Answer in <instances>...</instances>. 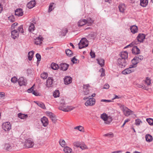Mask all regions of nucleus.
<instances>
[{
    "label": "nucleus",
    "instance_id": "f257e3e1",
    "mask_svg": "<svg viewBox=\"0 0 153 153\" xmlns=\"http://www.w3.org/2000/svg\"><path fill=\"white\" fill-rule=\"evenodd\" d=\"M120 55V57L117 59V64L121 68L125 67L127 65L128 53L125 51L122 52Z\"/></svg>",
    "mask_w": 153,
    "mask_h": 153
},
{
    "label": "nucleus",
    "instance_id": "f03ea898",
    "mask_svg": "<svg viewBox=\"0 0 153 153\" xmlns=\"http://www.w3.org/2000/svg\"><path fill=\"white\" fill-rule=\"evenodd\" d=\"M19 32H21L22 33H24V31L22 25H21L19 27L17 30H14L12 31L11 36L13 39H15L19 37Z\"/></svg>",
    "mask_w": 153,
    "mask_h": 153
},
{
    "label": "nucleus",
    "instance_id": "7ed1b4c3",
    "mask_svg": "<svg viewBox=\"0 0 153 153\" xmlns=\"http://www.w3.org/2000/svg\"><path fill=\"white\" fill-rule=\"evenodd\" d=\"M60 103L61 106L59 108V110L65 112H68L73 109L72 108H71L69 106L67 107H66L65 102L63 99H62L60 101Z\"/></svg>",
    "mask_w": 153,
    "mask_h": 153
},
{
    "label": "nucleus",
    "instance_id": "20e7f679",
    "mask_svg": "<svg viewBox=\"0 0 153 153\" xmlns=\"http://www.w3.org/2000/svg\"><path fill=\"white\" fill-rule=\"evenodd\" d=\"M88 99L85 102V104L87 106H93L95 103L96 100L94 98L88 97H84L83 98L84 100H86Z\"/></svg>",
    "mask_w": 153,
    "mask_h": 153
},
{
    "label": "nucleus",
    "instance_id": "39448f33",
    "mask_svg": "<svg viewBox=\"0 0 153 153\" xmlns=\"http://www.w3.org/2000/svg\"><path fill=\"white\" fill-rule=\"evenodd\" d=\"M34 145L33 140L30 138L27 139L25 143V146L27 148H32Z\"/></svg>",
    "mask_w": 153,
    "mask_h": 153
},
{
    "label": "nucleus",
    "instance_id": "423d86ee",
    "mask_svg": "<svg viewBox=\"0 0 153 153\" xmlns=\"http://www.w3.org/2000/svg\"><path fill=\"white\" fill-rule=\"evenodd\" d=\"M87 39L85 38H83L81 39L78 44L79 49H81L88 46V44H86L87 42Z\"/></svg>",
    "mask_w": 153,
    "mask_h": 153
},
{
    "label": "nucleus",
    "instance_id": "0eeeda50",
    "mask_svg": "<svg viewBox=\"0 0 153 153\" xmlns=\"http://www.w3.org/2000/svg\"><path fill=\"white\" fill-rule=\"evenodd\" d=\"M122 107H123V111L126 116H128L131 114V113L132 112L131 110L124 105H122Z\"/></svg>",
    "mask_w": 153,
    "mask_h": 153
},
{
    "label": "nucleus",
    "instance_id": "6e6552de",
    "mask_svg": "<svg viewBox=\"0 0 153 153\" xmlns=\"http://www.w3.org/2000/svg\"><path fill=\"white\" fill-rule=\"evenodd\" d=\"M2 128L5 131H9L11 128V125L9 122L4 123L2 125Z\"/></svg>",
    "mask_w": 153,
    "mask_h": 153
},
{
    "label": "nucleus",
    "instance_id": "1a4fd4ad",
    "mask_svg": "<svg viewBox=\"0 0 153 153\" xmlns=\"http://www.w3.org/2000/svg\"><path fill=\"white\" fill-rule=\"evenodd\" d=\"M43 39L42 37L40 35H39L38 37L34 39V42L35 44L37 45H40L42 43V41Z\"/></svg>",
    "mask_w": 153,
    "mask_h": 153
},
{
    "label": "nucleus",
    "instance_id": "9d476101",
    "mask_svg": "<svg viewBox=\"0 0 153 153\" xmlns=\"http://www.w3.org/2000/svg\"><path fill=\"white\" fill-rule=\"evenodd\" d=\"M145 38V35L143 33L139 34L137 37V39L138 42H142Z\"/></svg>",
    "mask_w": 153,
    "mask_h": 153
},
{
    "label": "nucleus",
    "instance_id": "9b49d317",
    "mask_svg": "<svg viewBox=\"0 0 153 153\" xmlns=\"http://www.w3.org/2000/svg\"><path fill=\"white\" fill-rule=\"evenodd\" d=\"M26 80L23 77H21L18 79V83L20 86L25 85L26 84Z\"/></svg>",
    "mask_w": 153,
    "mask_h": 153
},
{
    "label": "nucleus",
    "instance_id": "f8f14e48",
    "mask_svg": "<svg viewBox=\"0 0 153 153\" xmlns=\"http://www.w3.org/2000/svg\"><path fill=\"white\" fill-rule=\"evenodd\" d=\"M41 121L42 123L43 126L44 127H46L48 124V121L47 118L44 117L41 119Z\"/></svg>",
    "mask_w": 153,
    "mask_h": 153
},
{
    "label": "nucleus",
    "instance_id": "ddd939ff",
    "mask_svg": "<svg viewBox=\"0 0 153 153\" xmlns=\"http://www.w3.org/2000/svg\"><path fill=\"white\" fill-rule=\"evenodd\" d=\"M69 65L65 63L61 64L59 65V68L63 71H65L68 69Z\"/></svg>",
    "mask_w": 153,
    "mask_h": 153
},
{
    "label": "nucleus",
    "instance_id": "4468645a",
    "mask_svg": "<svg viewBox=\"0 0 153 153\" xmlns=\"http://www.w3.org/2000/svg\"><path fill=\"white\" fill-rule=\"evenodd\" d=\"M72 79L70 76H66L64 79V83L65 85H68L72 82Z\"/></svg>",
    "mask_w": 153,
    "mask_h": 153
},
{
    "label": "nucleus",
    "instance_id": "2eb2a0df",
    "mask_svg": "<svg viewBox=\"0 0 153 153\" xmlns=\"http://www.w3.org/2000/svg\"><path fill=\"white\" fill-rule=\"evenodd\" d=\"M23 14L22 10L21 8L17 9L15 11V15L18 16H22Z\"/></svg>",
    "mask_w": 153,
    "mask_h": 153
},
{
    "label": "nucleus",
    "instance_id": "dca6fc26",
    "mask_svg": "<svg viewBox=\"0 0 153 153\" xmlns=\"http://www.w3.org/2000/svg\"><path fill=\"white\" fill-rule=\"evenodd\" d=\"M134 71V70L133 69H130L128 68L123 71L122 72V73L124 75L128 74L133 72Z\"/></svg>",
    "mask_w": 153,
    "mask_h": 153
},
{
    "label": "nucleus",
    "instance_id": "f3484780",
    "mask_svg": "<svg viewBox=\"0 0 153 153\" xmlns=\"http://www.w3.org/2000/svg\"><path fill=\"white\" fill-rule=\"evenodd\" d=\"M53 79L51 77H49L47 80L46 86L48 87H50L51 86L52 84Z\"/></svg>",
    "mask_w": 153,
    "mask_h": 153
},
{
    "label": "nucleus",
    "instance_id": "a211bd4d",
    "mask_svg": "<svg viewBox=\"0 0 153 153\" xmlns=\"http://www.w3.org/2000/svg\"><path fill=\"white\" fill-rule=\"evenodd\" d=\"M35 5V0L31 1L27 3V7L31 9L34 7Z\"/></svg>",
    "mask_w": 153,
    "mask_h": 153
},
{
    "label": "nucleus",
    "instance_id": "6ab92c4d",
    "mask_svg": "<svg viewBox=\"0 0 153 153\" xmlns=\"http://www.w3.org/2000/svg\"><path fill=\"white\" fill-rule=\"evenodd\" d=\"M132 52L134 54H138L140 53V50L136 46H134L132 49Z\"/></svg>",
    "mask_w": 153,
    "mask_h": 153
},
{
    "label": "nucleus",
    "instance_id": "aec40b11",
    "mask_svg": "<svg viewBox=\"0 0 153 153\" xmlns=\"http://www.w3.org/2000/svg\"><path fill=\"white\" fill-rule=\"evenodd\" d=\"M97 60L98 63L101 66L103 67L104 65L105 61L102 58L97 59Z\"/></svg>",
    "mask_w": 153,
    "mask_h": 153
},
{
    "label": "nucleus",
    "instance_id": "412c9836",
    "mask_svg": "<svg viewBox=\"0 0 153 153\" xmlns=\"http://www.w3.org/2000/svg\"><path fill=\"white\" fill-rule=\"evenodd\" d=\"M86 20L84 19H81L78 22L79 26H82L84 25L86 23Z\"/></svg>",
    "mask_w": 153,
    "mask_h": 153
},
{
    "label": "nucleus",
    "instance_id": "4be33fe9",
    "mask_svg": "<svg viewBox=\"0 0 153 153\" xmlns=\"http://www.w3.org/2000/svg\"><path fill=\"white\" fill-rule=\"evenodd\" d=\"M131 32L133 33H135L137 32V27L135 25L132 26L130 28Z\"/></svg>",
    "mask_w": 153,
    "mask_h": 153
},
{
    "label": "nucleus",
    "instance_id": "5701e85b",
    "mask_svg": "<svg viewBox=\"0 0 153 153\" xmlns=\"http://www.w3.org/2000/svg\"><path fill=\"white\" fill-rule=\"evenodd\" d=\"M118 7L119 8L120 11L122 13L124 12L126 9L125 4H120L119 5Z\"/></svg>",
    "mask_w": 153,
    "mask_h": 153
},
{
    "label": "nucleus",
    "instance_id": "b1692460",
    "mask_svg": "<svg viewBox=\"0 0 153 153\" xmlns=\"http://www.w3.org/2000/svg\"><path fill=\"white\" fill-rule=\"evenodd\" d=\"M145 138L147 142H150L153 140L152 136L149 134H147L146 135Z\"/></svg>",
    "mask_w": 153,
    "mask_h": 153
},
{
    "label": "nucleus",
    "instance_id": "393cba45",
    "mask_svg": "<svg viewBox=\"0 0 153 153\" xmlns=\"http://www.w3.org/2000/svg\"><path fill=\"white\" fill-rule=\"evenodd\" d=\"M148 4V0H141L140 5L143 7H146Z\"/></svg>",
    "mask_w": 153,
    "mask_h": 153
},
{
    "label": "nucleus",
    "instance_id": "a878e982",
    "mask_svg": "<svg viewBox=\"0 0 153 153\" xmlns=\"http://www.w3.org/2000/svg\"><path fill=\"white\" fill-rule=\"evenodd\" d=\"M63 151L65 153H71L72 149L68 146H66L64 148Z\"/></svg>",
    "mask_w": 153,
    "mask_h": 153
},
{
    "label": "nucleus",
    "instance_id": "bb28decb",
    "mask_svg": "<svg viewBox=\"0 0 153 153\" xmlns=\"http://www.w3.org/2000/svg\"><path fill=\"white\" fill-rule=\"evenodd\" d=\"M18 117L21 119H26L27 117L28 116L27 114H25L21 113H19L18 114Z\"/></svg>",
    "mask_w": 153,
    "mask_h": 153
},
{
    "label": "nucleus",
    "instance_id": "cd10ccee",
    "mask_svg": "<svg viewBox=\"0 0 153 153\" xmlns=\"http://www.w3.org/2000/svg\"><path fill=\"white\" fill-rule=\"evenodd\" d=\"M35 30V27L34 24L33 23H31L28 29V31L30 32H32Z\"/></svg>",
    "mask_w": 153,
    "mask_h": 153
},
{
    "label": "nucleus",
    "instance_id": "c85d7f7f",
    "mask_svg": "<svg viewBox=\"0 0 153 153\" xmlns=\"http://www.w3.org/2000/svg\"><path fill=\"white\" fill-rule=\"evenodd\" d=\"M34 102L42 108L43 109L46 108L45 105L42 102L37 101H34Z\"/></svg>",
    "mask_w": 153,
    "mask_h": 153
},
{
    "label": "nucleus",
    "instance_id": "c756f323",
    "mask_svg": "<svg viewBox=\"0 0 153 153\" xmlns=\"http://www.w3.org/2000/svg\"><path fill=\"white\" fill-rule=\"evenodd\" d=\"M108 117V116L107 114L105 113H103L101 114L100 118L105 121V122L107 119Z\"/></svg>",
    "mask_w": 153,
    "mask_h": 153
},
{
    "label": "nucleus",
    "instance_id": "7c9ffc66",
    "mask_svg": "<svg viewBox=\"0 0 153 153\" xmlns=\"http://www.w3.org/2000/svg\"><path fill=\"white\" fill-rule=\"evenodd\" d=\"M34 53V51H30L28 53V59L30 61L32 59Z\"/></svg>",
    "mask_w": 153,
    "mask_h": 153
},
{
    "label": "nucleus",
    "instance_id": "2f4dec72",
    "mask_svg": "<svg viewBox=\"0 0 153 153\" xmlns=\"http://www.w3.org/2000/svg\"><path fill=\"white\" fill-rule=\"evenodd\" d=\"M51 67L52 69L56 70L59 68V66L58 64L52 63L51 65Z\"/></svg>",
    "mask_w": 153,
    "mask_h": 153
},
{
    "label": "nucleus",
    "instance_id": "473e14b6",
    "mask_svg": "<svg viewBox=\"0 0 153 153\" xmlns=\"http://www.w3.org/2000/svg\"><path fill=\"white\" fill-rule=\"evenodd\" d=\"M134 85L138 88H142L144 89H146V87L143 84H139L138 83H135Z\"/></svg>",
    "mask_w": 153,
    "mask_h": 153
},
{
    "label": "nucleus",
    "instance_id": "72a5a7b5",
    "mask_svg": "<svg viewBox=\"0 0 153 153\" xmlns=\"http://www.w3.org/2000/svg\"><path fill=\"white\" fill-rule=\"evenodd\" d=\"M105 123L106 124H109L112 121V118L111 116H108L107 119L106 120Z\"/></svg>",
    "mask_w": 153,
    "mask_h": 153
},
{
    "label": "nucleus",
    "instance_id": "f704fd0d",
    "mask_svg": "<svg viewBox=\"0 0 153 153\" xmlns=\"http://www.w3.org/2000/svg\"><path fill=\"white\" fill-rule=\"evenodd\" d=\"M12 145L8 143H6L4 145V148L7 150H9L12 148Z\"/></svg>",
    "mask_w": 153,
    "mask_h": 153
},
{
    "label": "nucleus",
    "instance_id": "c9c22d12",
    "mask_svg": "<svg viewBox=\"0 0 153 153\" xmlns=\"http://www.w3.org/2000/svg\"><path fill=\"white\" fill-rule=\"evenodd\" d=\"M65 53L68 56H71L72 54V51L69 49L65 50Z\"/></svg>",
    "mask_w": 153,
    "mask_h": 153
},
{
    "label": "nucleus",
    "instance_id": "e433bc0d",
    "mask_svg": "<svg viewBox=\"0 0 153 153\" xmlns=\"http://www.w3.org/2000/svg\"><path fill=\"white\" fill-rule=\"evenodd\" d=\"M86 21V23H88V26H91L93 22V21L91 18L88 19Z\"/></svg>",
    "mask_w": 153,
    "mask_h": 153
},
{
    "label": "nucleus",
    "instance_id": "4c0bfd02",
    "mask_svg": "<svg viewBox=\"0 0 153 153\" xmlns=\"http://www.w3.org/2000/svg\"><path fill=\"white\" fill-rule=\"evenodd\" d=\"M136 58H137L134 57L131 61L132 64L134 65H137V64L139 62V61H137Z\"/></svg>",
    "mask_w": 153,
    "mask_h": 153
},
{
    "label": "nucleus",
    "instance_id": "58836bf2",
    "mask_svg": "<svg viewBox=\"0 0 153 153\" xmlns=\"http://www.w3.org/2000/svg\"><path fill=\"white\" fill-rule=\"evenodd\" d=\"M59 90H56L53 94V96L54 97H59Z\"/></svg>",
    "mask_w": 153,
    "mask_h": 153
},
{
    "label": "nucleus",
    "instance_id": "ea45409f",
    "mask_svg": "<svg viewBox=\"0 0 153 153\" xmlns=\"http://www.w3.org/2000/svg\"><path fill=\"white\" fill-rule=\"evenodd\" d=\"M146 120L149 124L151 126L153 125V120L151 118H147Z\"/></svg>",
    "mask_w": 153,
    "mask_h": 153
},
{
    "label": "nucleus",
    "instance_id": "a19ab883",
    "mask_svg": "<svg viewBox=\"0 0 153 153\" xmlns=\"http://www.w3.org/2000/svg\"><path fill=\"white\" fill-rule=\"evenodd\" d=\"M8 19L10 21L12 22H14L15 21V19L14 16L13 15L10 16L8 17Z\"/></svg>",
    "mask_w": 153,
    "mask_h": 153
},
{
    "label": "nucleus",
    "instance_id": "79ce46f5",
    "mask_svg": "<svg viewBox=\"0 0 153 153\" xmlns=\"http://www.w3.org/2000/svg\"><path fill=\"white\" fill-rule=\"evenodd\" d=\"M136 42H137V41H134L132 42L129 45L126 46V47H125L124 48H127L129 47V46H130L131 47L132 46H133L134 45H136L137 44V43H136Z\"/></svg>",
    "mask_w": 153,
    "mask_h": 153
},
{
    "label": "nucleus",
    "instance_id": "37998d69",
    "mask_svg": "<svg viewBox=\"0 0 153 153\" xmlns=\"http://www.w3.org/2000/svg\"><path fill=\"white\" fill-rule=\"evenodd\" d=\"M135 57L137 58L136 59L137 61H139V62L140 61L143 59V56L142 55H137V56Z\"/></svg>",
    "mask_w": 153,
    "mask_h": 153
},
{
    "label": "nucleus",
    "instance_id": "c03bdc74",
    "mask_svg": "<svg viewBox=\"0 0 153 153\" xmlns=\"http://www.w3.org/2000/svg\"><path fill=\"white\" fill-rule=\"evenodd\" d=\"M75 129H77L80 131H82L83 130V127L82 126H77L74 128Z\"/></svg>",
    "mask_w": 153,
    "mask_h": 153
},
{
    "label": "nucleus",
    "instance_id": "a18cd8bd",
    "mask_svg": "<svg viewBox=\"0 0 153 153\" xmlns=\"http://www.w3.org/2000/svg\"><path fill=\"white\" fill-rule=\"evenodd\" d=\"M145 82L147 85H150L151 84V80L150 78L147 77L145 80Z\"/></svg>",
    "mask_w": 153,
    "mask_h": 153
},
{
    "label": "nucleus",
    "instance_id": "49530a36",
    "mask_svg": "<svg viewBox=\"0 0 153 153\" xmlns=\"http://www.w3.org/2000/svg\"><path fill=\"white\" fill-rule=\"evenodd\" d=\"M99 71L100 72H101V74L100 75L101 77H103L105 76V70L103 68H101L100 70Z\"/></svg>",
    "mask_w": 153,
    "mask_h": 153
},
{
    "label": "nucleus",
    "instance_id": "de8ad7c7",
    "mask_svg": "<svg viewBox=\"0 0 153 153\" xmlns=\"http://www.w3.org/2000/svg\"><path fill=\"white\" fill-rule=\"evenodd\" d=\"M40 76L41 78L44 79H46L47 77V74L45 73H44L41 74Z\"/></svg>",
    "mask_w": 153,
    "mask_h": 153
},
{
    "label": "nucleus",
    "instance_id": "09e8293b",
    "mask_svg": "<svg viewBox=\"0 0 153 153\" xmlns=\"http://www.w3.org/2000/svg\"><path fill=\"white\" fill-rule=\"evenodd\" d=\"M59 144L62 147H63L65 144V142L63 140H60L59 141Z\"/></svg>",
    "mask_w": 153,
    "mask_h": 153
},
{
    "label": "nucleus",
    "instance_id": "8fccbe9b",
    "mask_svg": "<svg viewBox=\"0 0 153 153\" xmlns=\"http://www.w3.org/2000/svg\"><path fill=\"white\" fill-rule=\"evenodd\" d=\"M54 3H51L50 4L49 7V12H51L53 9V8Z\"/></svg>",
    "mask_w": 153,
    "mask_h": 153
},
{
    "label": "nucleus",
    "instance_id": "3c124183",
    "mask_svg": "<svg viewBox=\"0 0 153 153\" xmlns=\"http://www.w3.org/2000/svg\"><path fill=\"white\" fill-rule=\"evenodd\" d=\"M73 145L75 146L78 147H79L80 146V143L78 142H75L73 143Z\"/></svg>",
    "mask_w": 153,
    "mask_h": 153
},
{
    "label": "nucleus",
    "instance_id": "603ef678",
    "mask_svg": "<svg viewBox=\"0 0 153 153\" xmlns=\"http://www.w3.org/2000/svg\"><path fill=\"white\" fill-rule=\"evenodd\" d=\"M80 148L82 150L86 149L88 148L87 146L84 144H82L80 146Z\"/></svg>",
    "mask_w": 153,
    "mask_h": 153
},
{
    "label": "nucleus",
    "instance_id": "864d4df0",
    "mask_svg": "<svg viewBox=\"0 0 153 153\" xmlns=\"http://www.w3.org/2000/svg\"><path fill=\"white\" fill-rule=\"evenodd\" d=\"M36 56L37 59V62L41 60V56L38 53L36 54Z\"/></svg>",
    "mask_w": 153,
    "mask_h": 153
},
{
    "label": "nucleus",
    "instance_id": "5fc2aeb1",
    "mask_svg": "<svg viewBox=\"0 0 153 153\" xmlns=\"http://www.w3.org/2000/svg\"><path fill=\"white\" fill-rule=\"evenodd\" d=\"M17 80L18 79L15 76L13 77L11 79V82L13 83H16Z\"/></svg>",
    "mask_w": 153,
    "mask_h": 153
},
{
    "label": "nucleus",
    "instance_id": "6e6d98bb",
    "mask_svg": "<svg viewBox=\"0 0 153 153\" xmlns=\"http://www.w3.org/2000/svg\"><path fill=\"white\" fill-rule=\"evenodd\" d=\"M50 119L53 123H56V117H55V115H54L52 117L50 118Z\"/></svg>",
    "mask_w": 153,
    "mask_h": 153
},
{
    "label": "nucleus",
    "instance_id": "4d7b16f0",
    "mask_svg": "<svg viewBox=\"0 0 153 153\" xmlns=\"http://www.w3.org/2000/svg\"><path fill=\"white\" fill-rule=\"evenodd\" d=\"M47 115L50 118L53 116L54 114L51 112H48L47 114Z\"/></svg>",
    "mask_w": 153,
    "mask_h": 153
},
{
    "label": "nucleus",
    "instance_id": "13d9d810",
    "mask_svg": "<svg viewBox=\"0 0 153 153\" xmlns=\"http://www.w3.org/2000/svg\"><path fill=\"white\" fill-rule=\"evenodd\" d=\"M47 115L50 118L53 116L54 114L51 112H48L47 114Z\"/></svg>",
    "mask_w": 153,
    "mask_h": 153
},
{
    "label": "nucleus",
    "instance_id": "bf43d9fd",
    "mask_svg": "<svg viewBox=\"0 0 153 153\" xmlns=\"http://www.w3.org/2000/svg\"><path fill=\"white\" fill-rule=\"evenodd\" d=\"M47 115L50 118L53 116L54 114L51 112H48L47 114Z\"/></svg>",
    "mask_w": 153,
    "mask_h": 153
},
{
    "label": "nucleus",
    "instance_id": "052dcab7",
    "mask_svg": "<svg viewBox=\"0 0 153 153\" xmlns=\"http://www.w3.org/2000/svg\"><path fill=\"white\" fill-rule=\"evenodd\" d=\"M68 32V30L66 28L64 30H63L62 32V34L63 36H65L66 35V33Z\"/></svg>",
    "mask_w": 153,
    "mask_h": 153
},
{
    "label": "nucleus",
    "instance_id": "680f3d73",
    "mask_svg": "<svg viewBox=\"0 0 153 153\" xmlns=\"http://www.w3.org/2000/svg\"><path fill=\"white\" fill-rule=\"evenodd\" d=\"M90 55L91 58H93L95 57V53L94 52H92V50L90 52Z\"/></svg>",
    "mask_w": 153,
    "mask_h": 153
},
{
    "label": "nucleus",
    "instance_id": "e2e57ef3",
    "mask_svg": "<svg viewBox=\"0 0 153 153\" xmlns=\"http://www.w3.org/2000/svg\"><path fill=\"white\" fill-rule=\"evenodd\" d=\"M34 85H33V86L31 88H30L29 89L27 90L28 92V93H33V91H34L33 88Z\"/></svg>",
    "mask_w": 153,
    "mask_h": 153
},
{
    "label": "nucleus",
    "instance_id": "0e129e2a",
    "mask_svg": "<svg viewBox=\"0 0 153 153\" xmlns=\"http://www.w3.org/2000/svg\"><path fill=\"white\" fill-rule=\"evenodd\" d=\"M141 122L139 119H137L136 120H135V124L137 125H139Z\"/></svg>",
    "mask_w": 153,
    "mask_h": 153
},
{
    "label": "nucleus",
    "instance_id": "69168bd1",
    "mask_svg": "<svg viewBox=\"0 0 153 153\" xmlns=\"http://www.w3.org/2000/svg\"><path fill=\"white\" fill-rule=\"evenodd\" d=\"M113 134L112 133L109 134L108 133L107 134H105L104 135V136H106V137H112L113 136Z\"/></svg>",
    "mask_w": 153,
    "mask_h": 153
},
{
    "label": "nucleus",
    "instance_id": "338daca9",
    "mask_svg": "<svg viewBox=\"0 0 153 153\" xmlns=\"http://www.w3.org/2000/svg\"><path fill=\"white\" fill-rule=\"evenodd\" d=\"M84 94L85 95H87L89 94V90L88 89H85V90H84Z\"/></svg>",
    "mask_w": 153,
    "mask_h": 153
},
{
    "label": "nucleus",
    "instance_id": "774afa93",
    "mask_svg": "<svg viewBox=\"0 0 153 153\" xmlns=\"http://www.w3.org/2000/svg\"><path fill=\"white\" fill-rule=\"evenodd\" d=\"M71 61L74 63H75L77 62V59L75 57H74L73 58H72V59H71Z\"/></svg>",
    "mask_w": 153,
    "mask_h": 153
}]
</instances>
